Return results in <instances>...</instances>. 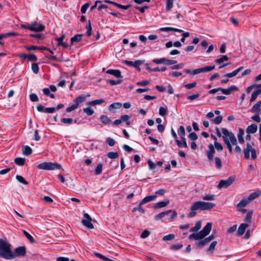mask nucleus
<instances>
[{"instance_id": "1", "label": "nucleus", "mask_w": 261, "mask_h": 261, "mask_svg": "<svg viewBox=\"0 0 261 261\" xmlns=\"http://www.w3.org/2000/svg\"><path fill=\"white\" fill-rule=\"evenodd\" d=\"M216 206V204L212 202L198 201L192 203L190 208V212L188 214V217L192 218L196 216V211L210 210Z\"/></svg>"}, {"instance_id": "53", "label": "nucleus", "mask_w": 261, "mask_h": 261, "mask_svg": "<svg viewBox=\"0 0 261 261\" xmlns=\"http://www.w3.org/2000/svg\"><path fill=\"white\" fill-rule=\"evenodd\" d=\"M61 121L62 123L65 124H71L73 122V119L72 118H63L61 119Z\"/></svg>"}, {"instance_id": "37", "label": "nucleus", "mask_w": 261, "mask_h": 261, "mask_svg": "<svg viewBox=\"0 0 261 261\" xmlns=\"http://www.w3.org/2000/svg\"><path fill=\"white\" fill-rule=\"evenodd\" d=\"M252 214L253 212L252 210L248 211L247 215L244 219V221L247 223H250L251 220Z\"/></svg>"}, {"instance_id": "30", "label": "nucleus", "mask_w": 261, "mask_h": 261, "mask_svg": "<svg viewBox=\"0 0 261 261\" xmlns=\"http://www.w3.org/2000/svg\"><path fill=\"white\" fill-rule=\"evenodd\" d=\"M215 167L217 169H220L222 167V163L219 157H215Z\"/></svg>"}, {"instance_id": "48", "label": "nucleus", "mask_w": 261, "mask_h": 261, "mask_svg": "<svg viewBox=\"0 0 261 261\" xmlns=\"http://www.w3.org/2000/svg\"><path fill=\"white\" fill-rule=\"evenodd\" d=\"M84 112L86 113L88 116H91L94 114V111L90 107L84 108Z\"/></svg>"}, {"instance_id": "44", "label": "nucleus", "mask_w": 261, "mask_h": 261, "mask_svg": "<svg viewBox=\"0 0 261 261\" xmlns=\"http://www.w3.org/2000/svg\"><path fill=\"white\" fill-rule=\"evenodd\" d=\"M16 179L21 184L24 185H28L29 183L21 175H17L16 176Z\"/></svg>"}, {"instance_id": "11", "label": "nucleus", "mask_w": 261, "mask_h": 261, "mask_svg": "<svg viewBox=\"0 0 261 261\" xmlns=\"http://www.w3.org/2000/svg\"><path fill=\"white\" fill-rule=\"evenodd\" d=\"M215 147L212 144L208 145L209 149L206 151L207 157L208 162H211L213 159V155L215 152Z\"/></svg>"}, {"instance_id": "32", "label": "nucleus", "mask_w": 261, "mask_h": 261, "mask_svg": "<svg viewBox=\"0 0 261 261\" xmlns=\"http://www.w3.org/2000/svg\"><path fill=\"white\" fill-rule=\"evenodd\" d=\"M105 102L103 99H96L89 102L88 105L94 106L96 105H99Z\"/></svg>"}, {"instance_id": "15", "label": "nucleus", "mask_w": 261, "mask_h": 261, "mask_svg": "<svg viewBox=\"0 0 261 261\" xmlns=\"http://www.w3.org/2000/svg\"><path fill=\"white\" fill-rule=\"evenodd\" d=\"M107 73L113 75L116 77L117 78H121L122 76L121 75V71L119 70H115V69H109L106 72Z\"/></svg>"}, {"instance_id": "19", "label": "nucleus", "mask_w": 261, "mask_h": 261, "mask_svg": "<svg viewBox=\"0 0 261 261\" xmlns=\"http://www.w3.org/2000/svg\"><path fill=\"white\" fill-rule=\"evenodd\" d=\"M156 197V195L147 196L143 199L141 201V204H145L151 201L154 200Z\"/></svg>"}, {"instance_id": "45", "label": "nucleus", "mask_w": 261, "mask_h": 261, "mask_svg": "<svg viewBox=\"0 0 261 261\" xmlns=\"http://www.w3.org/2000/svg\"><path fill=\"white\" fill-rule=\"evenodd\" d=\"M23 233L25 236V237L30 241L31 243L34 242V239L33 237L27 231L23 230Z\"/></svg>"}, {"instance_id": "39", "label": "nucleus", "mask_w": 261, "mask_h": 261, "mask_svg": "<svg viewBox=\"0 0 261 261\" xmlns=\"http://www.w3.org/2000/svg\"><path fill=\"white\" fill-rule=\"evenodd\" d=\"M215 195L214 194H207L202 196V199L203 200L206 201H212L215 199Z\"/></svg>"}, {"instance_id": "34", "label": "nucleus", "mask_w": 261, "mask_h": 261, "mask_svg": "<svg viewBox=\"0 0 261 261\" xmlns=\"http://www.w3.org/2000/svg\"><path fill=\"white\" fill-rule=\"evenodd\" d=\"M217 244V242L216 241H213L211 243L209 247L207 248V251L208 252H210V253L213 252Z\"/></svg>"}, {"instance_id": "23", "label": "nucleus", "mask_w": 261, "mask_h": 261, "mask_svg": "<svg viewBox=\"0 0 261 261\" xmlns=\"http://www.w3.org/2000/svg\"><path fill=\"white\" fill-rule=\"evenodd\" d=\"M169 203V200L160 201L155 204L153 206V207L155 208H162L167 205Z\"/></svg>"}, {"instance_id": "17", "label": "nucleus", "mask_w": 261, "mask_h": 261, "mask_svg": "<svg viewBox=\"0 0 261 261\" xmlns=\"http://www.w3.org/2000/svg\"><path fill=\"white\" fill-rule=\"evenodd\" d=\"M257 129V126L255 124H252L249 125L246 128V133L247 134H254Z\"/></svg>"}, {"instance_id": "49", "label": "nucleus", "mask_w": 261, "mask_h": 261, "mask_svg": "<svg viewBox=\"0 0 261 261\" xmlns=\"http://www.w3.org/2000/svg\"><path fill=\"white\" fill-rule=\"evenodd\" d=\"M214 146L216 149L218 151H222L223 149L222 144L217 141H214Z\"/></svg>"}, {"instance_id": "5", "label": "nucleus", "mask_w": 261, "mask_h": 261, "mask_svg": "<svg viewBox=\"0 0 261 261\" xmlns=\"http://www.w3.org/2000/svg\"><path fill=\"white\" fill-rule=\"evenodd\" d=\"M37 168L43 170H55L61 168V165L57 163L43 162L38 164Z\"/></svg>"}, {"instance_id": "42", "label": "nucleus", "mask_w": 261, "mask_h": 261, "mask_svg": "<svg viewBox=\"0 0 261 261\" xmlns=\"http://www.w3.org/2000/svg\"><path fill=\"white\" fill-rule=\"evenodd\" d=\"M228 60V58L226 56H222L220 58L217 59L215 60V62L217 64H221L224 61Z\"/></svg>"}, {"instance_id": "59", "label": "nucleus", "mask_w": 261, "mask_h": 261, "mask_svg": "<svg viewBox=\"0 0 261 261\" xmlns=\"http://www.w3.org/2000/svg\"><path fill=\"white\" fill-rule=\"evenodd\" d=\"M222 121V117L221 116H218L216 117L213 120L214 123L216 124H219Z\"/></svg>"}, {"instance_id": "14", "label": "nucleus", "mask_w": 261, "mask_h": 261, "mask_svg": "<svg viewBox=\"0 0 261 261\" xmlns=\"http://www.w3.org/2000/svg\"><path fill=\"white\" fill-rule=\"evenodd\" d=\"M253 149L252 148L251 145L250 143H247L246 147L244 149V158L246 159H248L249 158L250 151Z\"/></svg>"}, {"instance_id": "35", "label": "nucleus", "mask_w": 261, "mask_h": 261, "mask_svg": "<svg viewBox=\"0 0 261 261\" xmlns=\"http://www.w3.org/2000/svg\"><path fill=\"white\" fill-rule=\"evenodd\" d=\"M25 162V159L22 158H16L14 159V162L16 164L19 166H22L24 165Z\"/></svg>"}, {"instance_id": "51", "label": "nucleus", "mask_w": 261, "mask_h": 261, "mask_svg": "<svg viewBox=\"0 0 261 261\" xmlns=\"http://www.w3.org/2000/svg\"><path fill=\"white\" fill-rule=\"evenodd\" d=\"M251 118L252 120H253L256 122H260L261 121L259 113H257L255 115L252 116L251 117Z\"/></svg>"}, {"instance_id": "7", "label": "nucleus", "mask_w": 261, "mask_h": 261, "mask_svg": "<svg viewBox=\"0 0 261 261\" xmlns=\"http://www.w3.org/2000/svg\"><path fill=\"white\" fill-rule=\"evenodd\" d=\"M235 180V177L233 176H229L226 180H221L217 186L218 189L222 188H227Z\"/></svg>"}, {"instance_id": "12", "label": "nucleus", "mask_w": 261, "mask_h": 261, "mask_svg": "<svg viewBox=\"0 0 261 261\" xmlns=\"http://www.w3.org/2000/svg\"><path fill=\"white\" fill-rule=\"evenodd\" d=\"M14 254L16 256H24L26 254L25 248L24 246H20L15 249Z\"/></svg>"}, {"instance_id": "29", "label": "nucleus", "mask_w": 261, "mask_h": 261, "mask_svg": "<svg viewBox=\"0 0 261 261\" xmlns=\"http://www.w3.org/2000/svg\"><path fill=\"white\" fill-rule=\"evenodd\" d=\"M170 213H171V210H168V211H166L165 212H161L155 217V220L161 219L162 218H163L165 216L168 215Z\"/></svg>"}, {"instance_id": "6", "label": "nucleus", "mask_w": 261, "mask_h": 261, "mask_svg": "<svg viewBox=\"0 0 261 261\" xmlns=\"http://www.w3.org/2000/svg\"><path fill=\"white\" fill-rule=\"evenodd\" d=\"M215 68V66H208L205 67H203L201 68L195 69L193 71H191L190 69H185L184 71L188 74H192V75L197 74L203 72H207L211 71L214 69Z\"/></svg>"}, {"instance_id": "62", "label": "nucleus", "mask_w": 261, "mask_h": 261, "mask_svg": "<svg viewBox=\"0 0 261 261\" xmlns=\"http://www.w3.org/2000/svg\"><path fill=\"white\" fill-rule=\"evenodd\" d=\"M36 109L39 112L43 113L45 112V108L41 103H39L37 106Z\"/></svg>"}, {"instance_id": "18", "label": "nucleus", "mask_w": 261, "mask_h": 261, "mask_svg": "<svg viewBox=\"0 0 261 261\" xmlns=\"http://www.w3.org/2000/svg\"><path fill=\"white\" fill-rule=\"evenodd\" d=\"M238 90V88L234 85H232L227 89L223 90V94L225 95H229L232 91Z\"/></svg>"}, {"instance_id": "8", "label": "nucleus", "mask_w": 261, "mask_h": 261, "mask_svg": "<svg viewBox=\"0 0 261 261\" xmlns=\"http://www.w3.org/2000/svg\"><path fill=\"white\" fill-rule=\"evenodd\" d=\"M28 30L34 32H41L45 29V26L43 24L38 23L37 21L29 25Z\"/></svg>"}, {"instance_id": "4", "label": "nucleus", "mask_w": 261, "mask_h": 261, "mask_svg": "<svg viewBox=\"0 0 261 261\" xmlns=\"http://www.w3.org/2000/svg\"><path fill=\"white\" fill-rule=\"evenodd\" d=\"M222 133L223 134L222 138L224 142L225 143V140L227 141H229L230 143H231L233 145L237 144V140L234 135L231 132L229 131L226 128H222Z\"/></svg>"}, {"instance_id": "28", "label": "nucleus", "mask_w": 261, "mask_h": 261, "mask_svg": "<svg viewBox=\"0 0 261 261\" xmlns=\"http://www.w3.org/2000/svg\"><path fill=\"white\" fill-rule=\"evenodd\" d=\"M244 134V130L242 128H240L239 129V133L238 134V138L239 142L240 143H244V140L243 138Z\"/></svg>"}, {"instance_id": "13", "label": "nucleus", "mask_w": 261, "mask_h": 261, "mask_svg": "<svg viewBox=\"0 0 261 261\" xmlns=\"http://www.w3.org/2000/svg\"><path fill=\"white\" fill-rule=\"evenodd\" d=\"M248 226L249 225L247 223H242L238 228L237 235L239 236L243 235Z\"/></svg>"}, {"instance_id": "16", "label": "nucleus", "mask_w": 261, "mask_h": 261, "mask_svg": "<svg viewBox=\"0 0 261 261\" xmlns=\"http://www.w3.org/2000/svg\"><path fill=\"white\" fill-rule=\"evenodd\" d=\"M86 99V96L84 94H81L73 100V102L76 104L77 106L79 107V104L85 101Z\"/></svg>"}, {"instance_id": "43", "label": "nucleus", "mask_w": 261, "mask_h": 261, "mask_svg": "<svg viewBox=\"0 0 261 261\" xmlns=\"http://www.w3.org/2000/svg\"><path fill=\"white\" fill-rule=\"evenodd\" d=\"M129 118H130V116H129L127 115H122L120 117V119H121L122 122V121L125 122L126 124L127 125H129L130 124V122L128 121Z\"/></svg>"}, {"instance_id": "22", "label": "nucleus", "mask_w": 261, "mask_h": 261, "mask_svg": "<svg viewBox=\"0 0 261 261\" xmlns=\"http://www.w3.org/2000/svg\"><path fill=\"white\" fill-rule=\"evenodd\" d=\"M249 200L248 198H244L242 199L236 205L238 208H242L245 207L249 203Z\"/></svg>"}, {"instance_id": "56", "label": "nucleus", "mask_w": 261, "mask_h": 261, "mask_svg": "<svg viewBox=\"0 0 261 261\" xmlns=\"http://www.w3.org/2000/svg\"><path fill=\"white\" fill-rule=\"evenodd\" d=\"M31 68H32L33 71L35 73L37 74L38 72L39 68H38V65L37 63H33L32 64Z\"/></svg>"}, {"instance_id": "10", "label": "nucleus", "mask_w": 261, "mask_h": 261, "mask_svg": "<svg viewBox=\"0 0 261 261\" xmlns=\"http://www.w3.org/2000/svg\"><path fill=\"white\" fill-rule=\"evenodd\" d=\"M178 134L180 136L181 140L182 141V146L185 148H187L188 145L186 141L185 135L186 132L185 128L183 126H180L177 130Z\"/></svg>"}, {"instance_id": "27", "label": "nucleus", "mask_w": 261, "mask_h": 261, "mask_svg": "<svg viewBox=\"0 0 261 261\" xmlns=\"http://www.w3.org/2000/svg\"><path fill=\"white\" fill-rule=\"evenodd\" d=\"M100 119L105 125L109 124L112 122V120L106 115H101L100 116Z\"/></svg>"}, {"instance_id": "47", "label": "nucleus", "mask_w": 261, "mask_h": 261, "mask_svg": "<svg viewBox=\"0 0 261 261\" xmlns=\"http://www.w3.org/2000/svg\"><path fill=\"white\" fill-rule=\"evenodd\" d=\"M173 0H167L166 1V10H170L173 8Z\"/></svg>"}, {"instance_id": "50", "label": "nucleus", "mask_w": 261, "mask_h": 261, "mask_svg": "<svg viewBox=\"0 0 261 261\" xmlns=\"http://www.w3.org/2000/svg\"><path fill=\"white\" fill-rule=\"evenodd\" d=\"M77 108L78 107L77 106V105L74 102L71 106L66 108V111L67 112H70L72 111L77 109Z\"/></svg>"}, {"instance_id": "2", "label": "nucleus", "mask_w": 261, "mask_h": 261, "mask_svg": "<svg viewBox=\"0 0 261 261\" xmlns=\"http://www.w3.org/2000/svg\"><path fill=\"white\" fill-rule=\"evenodd\" d=\"M212 223L210 222L207 223L203 228V229L199 232L197 233H193L190 234L189 237V239L190 240H202L203 243H204V245H205L208 243H209L210 241L207 238H205V237L210 233L212 229Z\"/></svg>"}, {"instance_id": "61", "label": "nucleus", "mask_w": 261, "mask_h": 261, "mask_svg": "<svg viewBox=\"0 0 261 261\" xmlns=\"http://www.w3.org/2000/svg\"><path fill=\"white\" fill-rule=\"evenodd\" d=\"M225 144L226 145L227 148L228 149V151L229 153H231L232 151V144L230 143L229 141H227V140H225Z\"/></svg>"}, {"instance_id": "64", "label": "nucleus", "mask_w": 261, "mask_h": 261, "mask_svg": "<svg viewBox=\"0 0 261 261\" xmlns=\"http://www.w3.org/2000/svg\"><path fill=\"white\" fill-rule=\"evenodd\" d=\"M188 137L190 139H191L193 141L196 140L198 139V136L197 135V134L195 133H194V132L191 133L189 135Z\"/></svg>"}, {"instance_id": "54", "label": "nucleus", "mask_w": 261, "mask_h": 261, "mask_svg": "<svg viewBox=\"0 0 261 261\" xmlns=\"http://www.w3.org/2000/svg\"><path fill=\"white\" fill-rule=\"evenodd\" d=\"M89 7V3H86L84 5L82 6L81 9V12L82 14H85L87 10V9Z\"/></svg>"}, {"instance_id": "21", "label": "nucleus", "mask_w": 261, "mask_h": 261, "mask_svg": "<svg viewBox=\"0 0 261 261\" xmlns=\"http://www.w3.org/2000/svg\"><path fill=\"white\" fill-rule=\"evenodd\" d=\"M261 194V191H256L253 193H251L249 196L248 197V199L249 200V201L255 199V198H257L258 196H259Z\"/></svg>"}, {"instance_id": "3", "label": "nucleus", "mask_w": 261, "mask_h": 261, "mask_svg": "<svg viewBox=\"0 0 261 261\" xmlns=\"http://www.w3.org/2000/svg\"><path fill=\"white\" fill-rule=\"evenodd\" d=\"M0 257L6 259L15 257V255L11 249V245L2 239H0Z\"/></svg>"}, {"instance_id": "25", "label": "nucleus", "mask_w": 261, "mask_h": 261, "mask_svg": "<svg viewBox=\"0 0 261 261\" xmlns=\"http://www.w3.org/2000/svg\"><path fill=\"white\" fill-rule=\"evenodd\" d=\"M32 153V149L28 145L24 146L22 148V153L23 154L28 156Z\"/></svg>"}, {"instance_id": "58", "label": "nucleus", "mask_w": 261, "mask_h": 261, "mask_svg": "<svg viewBox=\"0 0 261 261\" xmlns=\"http://www.w3.org/2000/svg\"><path fill=\"white\" fill-rule=\"evenodd\" d=\"M182 75L181 72L178 71H173L170 72L169 73V75L172 77H178Z\"/></svg>"}, {"instance_id": "46", "label": "nucleus", "mask_w": 261, "mask_h": 261, "mask_svg": "<svg viewBox=\"0 0 261 261\" xmlns=\"http://www.w3.org/2000/svg\"><path fill=\"white\" fill-rule=\"evenodd\" d=\"M121 82H122V80H111L107 81V83L112 86L118 85V84H120Z\"/></svg>"}, {"instance_id": "38", "label": "nucleus", "mask_w": 261, "mask_h": 261, "mask_svg": "<svg viewBox=\"0 0 261 261\" xmlns=\"http://www.w3.org/2000/svg\"><path fill=\"white\" fill-rule=\"evenodd\" d=\"M102 170V164L101 163L98 164L96 167L94 171L95 175H99L101 173Z\"/></svg>"}, {"instance_id": "9", "label": "nucleus", "mask_w": 261, "mask_h": 261, "mask_svg": "<svg viewBox=\"0 0 261 261\" xmlns=\"http://www.w3.org/2000/svg\"><path fill=\"white\" fill-rule=\"evenodd\" d=\"M84 219L82 220V223L88 229H92L94 226L91 223L92 219L90 216L87 213H85L84 215Z\"/></svg>"}, {"instance_id": "26", "label": "nucleus", "mask_w": 261, "mask_h": 261, "mask_svg": "<svg viewBox=\"0 0 261 261\" xmlns=\"http://www.w3.org/2000/svg\"><path fill=\"white\" fill-rule=\"evenodd\" d=\"M121 106L122 104L121 102H114L109 106V110L110 111H112L113 109H120L121 107Z\"/></svg>"}, {"instance_id": "55", "label": "nucleus", "mask_w": 261, "mask_h": 261, "mask_svg": "<svg viewBox=\"0 0 261 261\" xmlns=\"http://www.w3.org/2000/svg\"><path fill=\"white\" fill-rule=\"evenodd\" d=\"M165 60L166 59L165 58H163L160 59H154L153 60L152 62L156 64H160L162 63L165 64Z\"/></svg>"}, {"instance_id": "33", "label": "nucleus", "mask_w": 261, "mask_h": 261, "mask_svg": "<svg viewBox=\"0 0 261 261\" xmlns=\"http://www.w3.org/2000/svg\"><path fill=\"white\" fill-rule=\"evenodd\" d=\"M201 226V222L199 221L197 222L195 224V225L194 227H192L190 228V231L197 232L200 229Z\"/></svg>"}, {"instance_id": "60", "label": "nucleus", "mask_w": 261, "mask_h": 261, "mask_svg": "<svg viewBox=\"0 0 261 261\" xmlns=\"http://www.w3.org/2000/svg\"><path fill=\"white\" fill-rule=\"evenodd\" d=\"M167 110L163 107H160L159 108V114L162 116L166 114Z\"/></svg>"}, {"instance_id": "52", "label": "nucleus", "mask_w": 261, "mask_h": 261, "mask_svg": "<svg viewBox=\"0 0 261 261\" xmlns=\"http://www.w3.org/2000/svg\"><path fill=\"white\" fill-rule=\"evenodd\" d=\"M175 238V235L174 234H169L164 236L163 238V240L164 241H169L172 240Z\"/></svg>"}, {"instance_id": "57", "label": "nucleus", "mask_w": 261, "mask_h": 261, "mask_svg": "<svg viewBox=\"0 0 261 261\" xmlns=\"http://www.w3.org/2000/svg\"><path fill=\"white\" fill-rule=\"evenodd\" d=\"M106 142L107 143H108L109 144V146H113L115 145V141L111 138H108L106 140Z\"/></svg>"}, {"instance_id": "41", "label": "nucleus", "mask_w": 261, "mask_h": 261, "mask_svg": "<svg viewBox=\"0 0 261 261\" xmlns=\"http://www.w3.org/2000/svg\"><path fill=\"white\" fill-rule=\"evenodd\" d=\"M107 156L112 159H115L119 157V154L117 152H109L107 154Z\"/></svg>"}, {"instance_id": "63", "label": "nucleus", "mask_w": 261, "mask_h": 261, "mask_svg": "<svg viewBox=\"0 0 261 261\" xmlns=\"http://www.w3.org/2000/svg\"><path fill=\"white\" fill-rule=\"evenodd\" d=\"M30 98L32 101H38V97L35 93H32L30 95Z\"/></svg>"}, {"instance_id": "31", "label": "nucleus", "mask_w": 261, "mask_h": 261, "mask_svg": "<svg viewBox=\"0 0 261 261\" xmlns=\"http://www.w3.org/2000/svg\"><path fill=\"white\" fill-rule=\"evenodd\" d=\"M160 30L162 31H164V32H168L170 31H173L178 32H183L182 30H181L180 29L174 28H171V27L162 28Z\"/></svg>"}, {"instance_id": "40", "label": "nucleus", "mask_w": 261, "mask_h": 261, "mask_svg": "<svg viewBox=\"0 0 261 261\" xmlns=\"http://www.w3.org/2000/svg\"><path fill=\"white\" fill-rule=\"evenodd\" d=\"M144 63V60H137L134 62L133 67L136 68L137 70H140L139 66L143 64Z\"/></svg>"}, {"instance_id": "24", "label": "nucleus", "mask_w": 261, "mask_h": 261, "mask_svg": "<svg viewBox=\"0 0 261 261\" xmlns=\"http://www.w3.org/2000/svg\"><path fill=\"white\" fill-rule=\"evenodd\" d=\"M83 34H76L70 39V42L71 44H73L74 42H78L82 39Z\"/></svg>"}, {"instance_id": "36", "label": "nucleus", "mask_w": 261, "mask_h": 261, "mask_svg": "<svg viewBox=\"0 0 261 261\" xmlns=\"http://www.w3.org/2000/svg\"><path fill=\"white\" fill-rule=\"evenodd\" d=\"M94 255L96 257L103 260L104 261H115V260L109 258L105 256L104 255H103L99 253H97V252H95Z\"/></svg>"}, {"instance_id": "20", "label": "nucleus", "mask_w": 261, "mask_h": 261, "mask_svg": "<svg viewBox=\"0 0 261 261\" xmlns=\"http://www.w3.org/2000/svg\"><path fill=\"white\" fill-rule=\"evenodd\" d=\"M260 107L261 100L258 101L257 103H256L252 106V107L250 109V112L252 113H256L257 111L260 112Z\"/></svg>"}]
</instances>
